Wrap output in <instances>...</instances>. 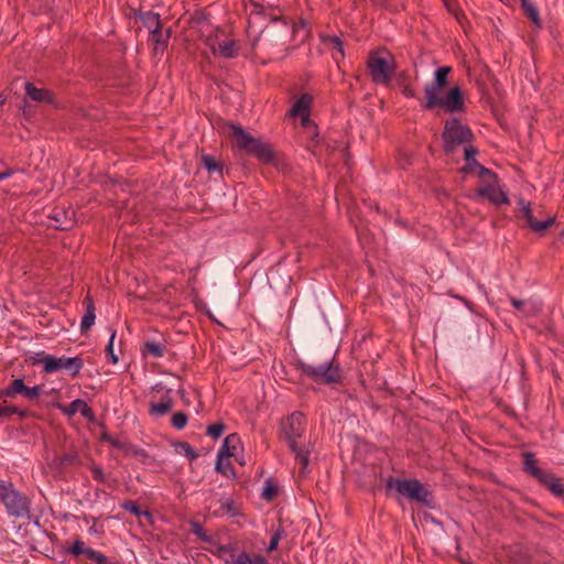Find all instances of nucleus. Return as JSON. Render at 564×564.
I'll use <instances>...</instances> for the list:
<instances>
[{"label":"nucleus","instance_id":"20","mask_svg":"<svg viewBox=\"0 0 564 564\" xmlns=\"http://www.w3.org/2000/svg\"><path fill=\"white\" fill-rule=\"evenodd\" d=\"M523 470L534 477L536 480L544 474V470L538 467V459L532 452L522 453Z\"/></svg>","mask_w":564,"mask_h":564},{"label":"nucleus","instance_id":"40","mask_svg":"<svg viewBox=\"0 0 564 564\" xmlns=\"http://www.w3.org/2000/svg\"><path fill=\"white\" fill-rule=\"evenodd\" d=\"M87 558L94 561L96 564H108L107 556L93 549L87 551Z\"/></svg>","mask_w":564,"mask_h":564},{"label":"nucleus","instance_id":"2","mask_svg":"<svg viewBox=\"0 0 564 564\" xmlns=\"http://www.w3.org/2000/svg\"><path fill=\"white\" fill-rule=\"evenodd\" d=\"M384 491L388 497H393L398 503H402V500L406 499L427 509L435 508L433 492L416 478L405 479L389 476L384 481Z\"/></svg>","mask_w":564,"mask_h":564},{"label":"nucleus","instance_id":"9","mask_svg":"<svg viewBox=\"0 0 564 564\" xmlns=\"http://www.w3.org/2000/svg\"><path fill=\"white\" fill-rule=\"evenodd\" d=\"M6 489L0 492V500L7 512L14 518H23L30 513L29 499L14 488L12 482L7 481Z\"/></svg>","mask_w":564,"mask_h":564},{"label":"nucleus","instance_id":"38","mask_svg":"<svg viewBox=\"0 0 564 564\" xmlns=\"http://www.w3.org/2000/svg\"><path fill=\"white\" fill-rule=\"evenodd\" d=\"M477 173H478V176H479L480 178H482L484 181H488L489 183H490V182H492V183H496V182H497V178H498L497 174H496L494 171H491V170H489V169L485 167V166H484V165H481V164H480V165H479V167L477 169Z\"/></svg>","mask_w":564,"mask_h":564},{"label":"nucleus","instance_id":"5","mask_svg":"<svg viewBox=\"0 0 564 564\" xmlns=\"http://www.w3.org/2000/svg\"><path fill=\"white\" fill-rule=\"evenodd\" d=\"M229 127L231 129V137L240 150L253 155L263 163L273 161V150L269 143L252 137L240 126L230 124Z\"/></svg>","mask_w":564,"mask_h":564},{"label":"nucleus","instance_id":"10","mask_svg":"<svg viewBox=\"0 0 564 564\" xmlns=\"http://www.w3.org/2000/svg\"><path fill=\"white\" fill-rule=\"evenodd\" d=\"M286 444L295 464L299 465V476L306 477L310 473L311 455L314 449L311 436L288 440Z\"/></svg>","mask_w":564,"mask_h":564},{"label":"nucleus","instance_id":"26","mask_svg":"<svg viewBox=\"0 0 564 564\" xmlns=\"http://www.w3.org/2000/svg\"><path fill=\"white\" fill-rule=\"evenodd\" d=\"M165 345L161 341L156 340H147L142 347V354L149 355L155 358H161L164 356Z\"/></svg>","mask_w":564,"mask_h":564},{"label":"nucleus","instance_id":"54","mask_svg":"<svg viewBox=\"0 0 564 564\" xmlns=\"http://www.w3.org/2000/svg\"><path fill=\"white\" fill-rule=\"evenodd\" d=\"M102 440H104V441H106V442H108V443H110V442H111V440H112V436H110V435H108V434H104V435H102Z\"/></svg>","mask_w":564,"mask_h":564},{"label":"nucleus","instance_id":"49","mask_svg":"<svg viewBox=\"0 0 564 564\" xmlns=\"http://www.w3.org/2000/svg\"><path fill=\"white\" fill-rule=\"evenodd\" d=\"M280 535H281V531L276 530L274 532V534L272 535V538H271V541H270V544H269V547H268L269 551H272V550L276 549V546L279 544V541H280Z\"/></svg>","mask_w":564,"mask_h":564},{"label":"nucleus","instance_id":"30","mask_svg":"<svg viewBox=\"0 0 564 564\" xmlns=\"http://www.w3.org/2000/svg\"><path fill=\"white\" fill-rule=\"evenodd\" d=\"M176 451H177L178 454L184 455L191 462L195 460L198 457L195 448L191 444H188L187 442L178 443L176 445Z\"/></svg>","mask_w":564,"mask_h":564},{"label":"nucleus","instance_id":"27","mask_svg":"<svg viewBox=\"0 0 564 564\" xmlns=\"http://www.w3.org/2000/svg\"><path fill=\"white\" fill-rule=\"evenodd\" d=\"M230 457H217V460H216V466H215V469L228 477V478H235L236 477V474H235V468L231 464V462L229 460Z\"/></svg>","mask_w":564,"mask_h":564},{"label":"nucleus","instance_id":"41","mask_svg":"<svg viewBox=\"0 0 564 564\" xmlns=\"http://www.w3.org/2000/svg\"><path fill=\"white\" fill-rule=\"evenodd\" d=\"M87 558L94 561L96 564H108L107 556L93 549L87 551Z\"/></svg>","mask_w":564,"mask_h":564},{"label":"nucleus","instance_id":"33","mask_svg":"<svg viewBox=\"0 0 564 564\" xmlns=\"http://www.w3.org/2000/svg\"><path fill=\"white\" fill-rule=\"evenodd\" d=\"M170 37V30L165 32V34L162 32V35L158 34L156 36L151 35V40L155 43L154 51L163 52L167 44V39Z\"/></svg>","mask_w":564,"mask_h":564},{"label":"nucleus","instance_id":"23","mask_svg":"<svg viewBox=\"0 0 564 564\" xmlns=\"http://www.w3.org/2000/svg\"><path fill=\"white\" fill-rule=\"evenodd\" d=\"M238 444H239L238 435L235 434V433L234 434H229L225 438V441H224V443H223V445H221V447H220V449L218 452L217 457H223L224 458V457L235 456L236 455V448H237Z\"/></svg>","mask_w":564,"mask_h":564},{"label":"nucleus","instance_id":"29","mask_svg":"<svg viewBox=\"0 0 564 564\" xmlns=\"http://www.w3.org/2000/svg\"><path fill=\"white\" fill-rule=\"evenodd\" d=\"M524 14L536 25L541 26V19L538 8L530 0H520Z\"/></svg>","mask_w":564,"mask_h":564},{"label":"nucleus","instance_id":"12","mask_svg":"<svg viewBox=\"0 0 564 564\" xmlns=\"http://www.w3.org/2000/svg\"><path fill=\"white\" fill-rule=\"evenodd\" d=\"M518 205L521 209V216L527 220L528 226L535 232H544L555 223V216H551L545 220L539 221L533 217L531 204L527 203L523 197L518 198Z\"/></svg>","mask_w":564,"mask_h":564},{"label":"nucleus","instance_id":"11","mask_svg":"<svg viewBox=\"0 0 564 564\" xmlns=\"http://www.w3.org/2000/svg\"><path fill=\"white\" fill-rule=\"evenodd\" d=\"M223 33V30L217 28L214 35L207 36L206 44L210 47L214 55L219 54L225 58H234L238 54L237 42L234 40L219 42V35Z\"/></svg>","mask_w":564,"mask_h":564},{"label":"nucleus","instance_id":"25","mask_svg":"<svg viewBox=\"0 0 564 564\" xmlns=\"http://www.w3.org/2000/svg\"><path fill=\"white\" fill-rule=\"evenodd\" d=\"M144 25L150 30L151 35H162V24L158 13L148 12L143 17Z\"/></svg>","mask_w":564,"mask_h":564},{"label":"nucleus","instance_id":"8","mask_svg":"<svg viewBox=\"0 0 564 564\" xmlns=\"http://www.w3.org/2000/svg\"><path fill=\"white\" fill-rule=\"evenodd\" d=\"M301 369L316 383L333 384L339 383L343 379L340 366L334 358L321 365L301 364Z\"/></svg>","mask_w":564,"mask_h":564},{"label":"nucleus","instance_id":"24","mask_svg":"<svg viewBox=\"0 0 564 564\" xmlns=\"http://www.w3.org/2000/svg\"><path fill=\"white\" fill-rule=\"evenodd\" d=\"M322 42L330 45L336 51V54H334L333 57L337 63H338L339 58H344V56H345L344 42L340 37H338L336 35H323Z\"/></svg>","mask_w":564,"mask_h":564},{"label":"nucleus","instance_id":"13","mask_svg":"<svg viewBox=\"0 0 564 564\" xmlns=\"http://www.w3.org/2000/svg\"><path fill=\"white\" fill-rule=\"evenodd\" d=\"M41 386L26 387L23 379L18 378L11 381V383L2 390L1 394L7 398H14L17 394H22L29 400L37 399L42 393Z\"/></svg>","mask_w":564,"mask_h":564},{"label":"nucleus","instance_id":"34","mask_svg":"<svg viewBox=\"0 0 564 564\" xmlns=\"http://www.w3.org/2000/svg\"><path fill=\"white\" fill-rule=\"evenodd\" d=\"M12 414H18L21 417L28 415L25 410H20L14 405H0V417L10 416Z\"/></svg>","mask_w":564,"mask_h":564},{"label":"nucleus","instance_id":"55","mask_svg":"<svg viewBox=\"0 0 564 564\" xmlns=\"http://www.w3.org/2000/svg\"><path fill=\"white\" fill-rule=\"evenodd\" d=\"M377 6H383L387 0H371Z\"/></svg>","mask_w":564,"mask_h":564},{"label":"nucleus","instance_id":"43","mask_svg":"<svg viewBox=\"0 0 564 564\" xmlns=\"http://www.w3.org/2000/svg\"><path fill=\"white\" fill-rule=\"evenodd\" d=\"M478 154V149L471 144H466L464 147V160L465 161H475L476 155Z\"/></svg>","mask_w":564,"mask_h":564},{"label":"nucleus","instance_id":"28","mask_svg":"<svg viewBox=\"0 0 564 564\" xmlns=\"http://www.w3.org/2000/svg\"><path fill=\"white\" fill-rule=\"evenodd\" d=\"M231 564H265V558L260 554L250 555L241 552L231 562Z\"/></svg>","mask_w":564,"mask_h":564},{"label":"nucleus","instance_id":"53","mask_svg":"<svg viewBox=\"0 0 564 564\" xmlns=\"http://www.w3.org/2000/svg\"><path fill=\"white\" fill-rule=\"evenodd\" d=\"M109 444L116 448H123V444L113 437Z\"/></svg>","mask_w":564,"mask_h":564},{"label":"nucleus","instance_id":"31","mask_svg":"<svg viewBox=\"0 0 564 564\" xmlns=\"http://www.w3.org/2000/svg\"><path fill=\"white\" fill-rule=\"evenodd\" d=\"M202 164L209 173L221 172V165L212 155H203Z\"/></svg>","mask_w":564,"mask_h":564},{"label":"nucleus","instance_id":"37","mask_svg":"<svg viewBox=\"0 0 564 564\" xmlns=\"http://www.w3.org/2000/svg\"><path fill=\"white\" fill-rule=\"evenodd\" d=\"M225 431V424L217 422L207 426L206 434L214 440L219 438Z\"/></svg>","mask_w":564,"mask_h":564},{"label":"nucleus","instance_id":"1","mask_svg":"<svg viewBox=\"0 0 564 564\" xmlns=\"http://www.w3.org/2000/svg\"><path fill=\"white\" fill-rule=\"evenodd\" d=\"M451 72V66L438 67L434 73L433 82L425 85V102L422 105L424 110L442 108L446 113L451 115L464 113L466 111L464 93L458 85L451 87L445 96L438 95L441 90L447 87L448 74Z\"/></svg>","mask_w":564,"mask_h":564},{"label":"nucleus","instance_id":"58","mask_svg":"<svg viewBox=\"0 0 564 564\" xmlns=\"http://www.w3.org/2000/svg\"><path fill=\"white\" fill-rule=\"evenodd\" d=\"M111 564H119V563H111Z\"/></svg>","mask_w":564,"mask_h":564},{"label":"nucleus","instance_id":"46","mask_svg":"<svg viewBox=\"0 0 564 564\" xmlns=\"http://www.w3.org/2000/svg\"><path fill=\"white\" fill-rule=\"evenodd\" d=\"M221 508L226 510L231 516L237 514L238 509L236 507V503L231 499H226L221 502Z\"/></svg>","mask_w":564,"mask_h":564},{"label":"nucleus","instance_id":"45","mask_svg":"<svg viewBox=\"0 0 564 564\" xmlns=\"http://www.w3.org/2000/svg\"><path fill=\"white\" fill-rule=\"evenodd\" d=\"M132 454L140 459L143 464H150L152 458L150 455L142 448H133Z\"/></svg>","mask_w":564,"mask_h":564},{"label":"nucleus","instance_id":"51","mask_svg":"<svg viewBox=\"0 0 564 564\" xmlns=\"http://www.w3.org/2000/svg\"><path fill=\"white\" fill-rule=\"evenodd\" d=\"M402 94L406 98H414L415 97L414 90L408 84L402 86Z\"/></svg>","mask_w":564,"mask_h":564},{"label":"nucleus","instance_id":"48","mask_svg":"<svg viewBox=\"0 0 564 564\" xmlns=\"http://www.w3.org/2000/svg\"><path fill=\"white\" fill-rule=\"evenodd\" d=\"M61 462L64 465L78 464L79 463V457H78V455L76 453H68V454H65L61 458Z\"/></svg>","mask_w":564,"mask_h":564},{"label":"nucleus","instance_id":"50","mask_svg":"<svg viewBox=\"0 0 564 564\" xmlns=\"http://www.w3.org/2000/svg\"><path fill=\"white\" fill-rule=\"evenodd\" d=\"M510 302L516 310L524 312V308L527 306L524 301L512 297Z\"/></svg>","mask_w":564,"mask_h":564},{"label":"nucleus","instance_id":"19","mask_svg":"<svg viewBox=\"0 0 564 564\" xmlns=\"http://www.w3.org/2000/svg\"><path fill=\"white\" fill-rule=\"evenodd\" d=\"M310 36V28L304 19L292 23V41L295 43L292 48L304 43Z\"/></svg>","mask_w":564,"mask_h":564},{"label":"nucleus","instance_id":"42","mask_svg":"<svg viewBox=\"0 0 564 564\" xmlns=\"http://www.w3.org/2000/svg\"><path fill=\"white\" fill-rule=\"evenodd\" d=\"M275 494H276V487L273 486L271 480H267L263 491L261 494V497L263 499L270 501L275 496Z\"/></svg>","mask_w":564,"mask_h":564},{"label":"nucleus","instance_id":"47","mask_svg":"<svg viewBox=\"0 0 564 564\" xmlns=\"http://www.w3.org/2000/svg\"><path fill=\"white\" fill-rule=\"evenodd\" d=\"M90 470H91V474H93V478L99 482H104L106 480V477H105V474H104V470L97 466V465H93L90 467Z\"/></svg>","mask_w":564,"mask_h":564},{"label":"nucleus","instance_id":"14","mask_svg":"<svg viewBox=\"0 0 564 564\" xmlns=\"http://www.w3.org/2000/svg\"><path fill=\"white\" fill-rule=\"evenodd\" d=\"M310 436L306 429L305 415L295 411L288 417V427H284V440L301 438Z\"/></svg>","mask_w":564,"mask_h":564},{"label":"nucleus","instance_id":"57","mask_svg":"<svg viewBox=\"0 0 564 564\" xmlns=\"http://www.w3.org/2000/svg\"><path fill=\"white\" fill-rule=\"evenodd\" d=\"M56 228H61V229H67V226H63V225H56Z\"/></svg>","mask_w":564,"mask_h":564},{"label":"nucleus","instance_id":"7","mask_svg":"<svg viewBox=\"0 0 564 564\" xmlns=\"http://www.w3.org/2000/svg\"><path fill=\"white\" fill-rule=\"evenodd\" d=\"M32 365H42L44 373H54L66 370L72 377H76L83 369L84 361L80 357H55L44 351L35 352L31 357Z\"/></svg>","mask_w":564,"mask_h":564},{"label":"nucleus","instance_id":"56","mask_svg":"<svg viewBox=\"0 0 564 564\" xmlns=\"http://www.w3.org/2000/svg\"><path fill=\"white\" fill-rule=\"evenodd\" d=\"M9 176L8 173H0V181L7 178Z\"/></svg>","mask_w":564,"mask_h":564},{"label":"nucleus","instance_id":"3","mask_svg":"<svg viewBox=\"0 0 564 564\" xmlns=\"http://www.w3.org/2000/svg\"><path fill=\"white\" fill-rule=\"evenodd\" d=\"M314 98L311 94L305 93L302 94L291 106L289 109L286 116L289 119L293 122V124L300 123V126L303 128V130L307 133V139L313 142L317 143L318 140V127L311 119V112H312V106H313Z\"/></svg>","mask_w":564,"mask_h":564},{"label":"nucleus","instance_id":"21","mask_svg":"<svg viewBox=\"0 0 564 564\" xmlns=\"http://www.w3.org/2000/svg\"><path fill=\"white\" fill-rule=\"evenodd\" d=\"M25 93L34 101L46 104L53 102V96L50 90L37 88L32 83L25 84Z\"/></svg>","mask_w":564,"mask_h":564},{"label":"nucleus","instance_id":"44","mask_svg":"<svg viewBox=\"0 0 564 564\" xmlns=\"http://www.w3.org/2000/svg\"><path fill=\"white\" fill-rule=\"evenodd\" d=\"M480 163L475 160V161H465V164L463 167H460L459 172L463 173V174H470L475 171H477V169L479 167Z\"/></svg>","mask_w":564,"mask_h":564},{"label":"nucleus","instance_id":"18","mask_svg":"<svg viewBox=\"0 0 564 564\" xmlns=\"http://www.w3.org/2000/svg\"><path fill=\"white\" fill-rule=\"evenodd\" d=\"M84 305H85L86 312H85L84 316L82 317V322H80V332L83 334L91 328V326L94 325L95 319H96L95 303H94V300L89 295H87L85 297Z\"/></svg>","mask_w":564,"mask_h":564},{"label":"nucleus","instance_id":"15","mask_svg":"<svg viewBox=\"0 0 564 564\" xmlns=\"http://www.w3.org/2000/svg\"><path fill=\"white\" fill-rule=\"evenodd\" d=\"M474 199L481 197L488 199L494 205L509 204V198L506 192L501 188L496 187L494 184L488 183L486 186L479 187L475 191L471 196Z\"/></svg>","mask_w":564,"mask_h":564},{"label":"nucleus","instance_id":"17","mask_svg":"<svg viewBox=\"0 0 564 564\" xmlns=\"http://www.w3.org/2000/svg\"><path fill=\"white\" fill-rule=\"evenodd\" d=\"M538 481L543 487L547 488L555 497L561 498L564 496V485L561 482L560 478L555 477L553 474L544 471Z\"/></svg>","mask_w":564,"mask_h":564},{"label":"nucleus","instance_id":"22","mask_svg":"<svg viewBox=\"0 0 564 564\" xmlns=\"http://www.w3.org/2000/svg\"><path fill=\"white\" fill-rule=\"evenodd\" d=\"M172 408H173V400L167 393L159 402H151L149 412L151 415L162 416V415H165L166 413H169Z\"/></svg>","mask_w":564,"mask_h":564},{"label":"nucleus","instance_id":"32","mask_svg":"<svg viewBox=\"0 0 564 564\" xmlns=\"http://www.w3.org/2000/svg\"><path fill=\"white\" fill-rule=\"evenodd\" d=\"M121 507L126 511H129L137 517H140V516L151 517L149 511H142L140 509L139 505L135 503L134 501H131V500L124 501Z\"/></svg>","mask_w":564,"mask_h":564},{"label":"nucleus","instance_id":"36","mask_svg":"<svg viewBox=\"0 0 564 564\" xmlns=\"http://www.w3.org/2000/svg\"><path fill=\"white\" fill-rule=\"evenodd\" d=\"M187 415L184 412H176L173 414L171 424L176 430H182L187 424Z\"/></svg>","mask_w":564,"mask_h":564},{"label":"nucleus","instance_id":"35","mask_svg":"<svg viewBox=\"0 0 564 564\" xmlns=\"http://www.w3.org/2000/svg\"><path fill=\"white\" fill-rule=\"evenodd\" d=\"M89 550L90 547L86 546L80 539H77L75 540L73 546L68 549V552L76 557H78L79 555H85L87 557V551Z\"/></svg>","mask_w":564,"mask_h":564},{"label":"nucleus","instance_id":"6","mask_svg":"<svg viewBox=\"0 0 564 564\" xmlns=\"http://www.w3.org/2000/svg\"><path fill=\"white\" fill-rule=\"evenodd\" d=\"M475 134L473 130L462 122L459 118H448L444 123L442 132L443 149L446 154H453L460 144L473 142Z\"/></svg>","mask_w":564,"mask_h":564},{"label":"nucleus","instance_id":"16","mask_svg":"<svg viewBox=\"0 0 564 564\" xmlns=\"http://www.w3.org/2000/svg\"><path fill=\"white\" fill-rule=\"evenodd\" d=\"M58 408L67 416H73L79 412L85 419L89 421L95 419L93 410L88 406L87 402L82 399H76L68 405H59Z\"/></svg>","mask_w":564,"mask_h":564},{"label":"nucleus","instance_id":"4","mask_svg":"<svg viewBox=\"0 0 564 564\" xmlns=\"http://www.w3.org/2000/svg\"><path fill=\"white\" fill-rule=\"evenodd\" d=\"M366 65L375 84L390 86L395 72V62L390 52L386 48L370 51Z\"/></svg>","mask_w":564,"mask_h":564},{"label":"nucleus","instance_id":"52","mask_svg":"<svg viewBox=\"0 0 564 564\" xmlns=\"http://www.w3.org/2000/svg\"><path fill=\"white\" fill-rule=\"evenodd\" d=\"M408 75L405 72H402L400 73L398 76H397V83L398 85L400 86H403V85H406V80H408Z\"/></svg>","mask_w":564,"mask_h":564},{"label":"nucleus","instance_id":"39","mask_svg":"<svg viewBox=\"0 0 564 564\" xmlns=\"http://www.w3.org/2000/svg\"><path fill=\"white\" fill-rule=\"evenodd\" d=\"M116 334H117V332L113 329L111 332L109 343H108V345L106 347V354L110 358V361H111L112 365H116L118 362V357L113 352V340L116 338Z\"/></svg>","mask_w":564,"mask_h":564}]
</instances>
